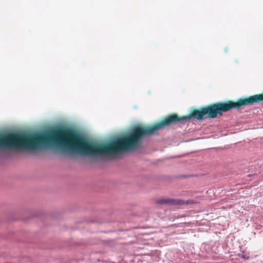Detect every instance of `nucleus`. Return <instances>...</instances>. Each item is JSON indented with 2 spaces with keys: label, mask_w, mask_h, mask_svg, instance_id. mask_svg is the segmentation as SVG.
<instances>
[{
  "label": "nucleus",
  "mask_w": 263,
  "mask_h": 263,
  "mask_svg": "<svg viewBox=\"0 0 263 263\" xmlns=\"http://www.w3.org/2000/svg\"><path fill=\"white\" fill-rule=\"evenodd\" d=\"M260 102H263V92L243 99H239L236 102L228 101L226 102H217L205 107L196 109V119L199 121L209 118H215L218 114L222 115L223 112H227L232 109H239L241 106L252 105Z\"/></svg>",
  "instance_id": "1"
},
{
  "label": "nucleus",
  "mask_w": 263,
  "mask_h": 263,
  "mask_svg": "<svg viewBox=\"0 0 263 263\" xmlns=\"http://www.w3.org/2000/svg\"><path fill=\"white\" fill-rule=\"evenodd\" d=\"M155 203L157 204H165L172 205L193 204L194 202L192 200L184 201L181 199L161 198L157 199L155 201Z\"/></svg>",
  "instance_id": "2"
}]
</instances>
